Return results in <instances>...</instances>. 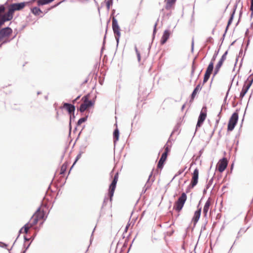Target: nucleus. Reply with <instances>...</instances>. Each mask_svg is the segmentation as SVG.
Returning <instances> with one entry per match:
<instances>
[{
	"label": "nucleus",
	"instance_id": "f257e3e1",
	"mask_svg": "<svg viewBox=\"0 0 253 253\" xmlns=\"http://www.w3.org/2000/svg\"><path fill=\"white\" fill-rule=\"evenodd\" d=\"M46 218L43 210L41 208L39 209L32 216L29 221L20 229V232L27 234L29 229L31 228H33L35 230H39L36 225L40 222V226H42Z\"/></svg>",
	"mask_w": 253,
	"mask_h": 253
},
{
	"label": "nucleus",
	"instance_id": "f03ea898",
	"mask_svg": "<svg viewBox=\"0 0 253 253\" xmlns=\"http://www.w3.org/2000/svg\"><path fill=\"white\" fill-rule=\"evenodd\" d=\"M25 5V2L11 4L9 6L7 12L4 14H2L5 11V8L4 5H1L0 6V28L5 22L12 19L15 11L23 9Z\"/></svg>",
	"mask_w": 253,
	"mask_h": 253
},
{
	"label": "nucleus",
	"instance_id": "7ed1b4c3",
	"mask_svg": "<svg viewBox=\"0 0 253 253\" xmlns=\"http://www.w3.org/2000/svg\"><path fill=\"white\" fill-rule=\"evenodd\" d=\"M187 196L185 193H182L180 197L175 202L173 209L177 212H180L186 201Z\"/></svg>",
	"mask_w": 253,
	"mask_h": 253
},
{
	"label": "nucleus",
	"instance_id": "20e7f679",
	"mask_svg": "<svg viewBox=\"0 0 253 253\" xmlns=\"http://www.w3.org/2000/svg\"><path fill=\"white\" fill-rule=\"evenodd\" d=\"M215 59H216V56L214 55L213 56L212 58L211 59V60L206 71V73L205 74L204 80H203L204 83H206L209 79L210 76L213 71L214 62Z\"/></svg>",
	"mask_w": 253,
	"mask_h": 253
},
{
	"label": "nucleus",
	"instance_id": "39448f33",
	"mask_svg": "<svg viewBox=\"0 0 253 253\" xmlns=\"http://www.w3.org/2000/svg\"><path fill=\"white\" fill-rule=\"evenodd\" d=\"M89 96V95H87L82 98V100L84 102L80 106L79 109L80 112H84L86 109L93 105V104L92 101L88 100Z\"/></svg>",
	"mask_w": 253,
	"mask_h": 253
},
{
	"label": "nucleus",
	"instance_id": "423d86ee",
	"mask_svg": "<svg viewBox=\"0 0 253 253\" xmlns=\"http://www.w3.org/2000/svg\"><path fill=\"white\" fill-rule=\"evenodd\" d=\"M12 30L10 28L6 27L0 30V42H4L12 34Z\"/></svg>",
	"mask_w": 253,
	"mask_h": 253
},
{
	"label": "nucleus",
	"instance_id": "0eeeda50",
	"mask_svg": "<svg viewBox=\"0 0 253 253\" xmlns=\"http://www.w3.org/2000/svg\"><path fill=\"white\" fill-rule=\"evenodd\" d=\"M112 28L115 34V39L118 42L121 36V29L118 25L117 20L114 17L112 19Z\"/></svg>",
	"mask_w": 253,
	"mask_h": 253
},
{
	"label": "nucleus",
	"instance_id": "6e6552de",
	"mask_svg": "<svg viewBox=\"0 0 253 253\" xmlns=\"http://www.w3.org/2000/svg\"><path fill=\"white\" fill-rule=\"evenodd\" d=\"M253 82V79L252 78H249L245 82L241 92L240 94V98L242 99L246 93L248 92L249 89L250 88Z\"/></svg>",
	"mask_w": 253,
	"mask_h": 253
},
{
	"label": "nucleus",
	"instance_id": "1a4fd4ad",
	"mask_svg": "<svg viewBox=\"0 0 253 253\" xmlns=\"http://www.w3.org/2000/svg\"><path fill=\"white\" fill-rule=\"evenodd\" d=\"M238 120V114L237 113H234L229 119L227 129L228 131H232L234 128Z\"/></svg>",
	"mask_w": 253,
	"mask_h": 253
},
{
	"label": "nucleus",
	"instance_id": "9d476101",
	"mask_svg": "<svg viewBox=\"0 0 253 253\" xmlns=\"http://www.w3.org/2000/svg\"><path fill=\"white\" fill-rule=\"evenodd\" d=\"M119 174L118 173H116L114 177V179L110 185L109 190V196L110 197V201L112 200V197L114 195L115 190L116 189V184L118 181Z\"/></svg>",
	"mask_w": 253,
	"mask_h": 253
},
{
	"label": "nucleus",
	"instance_id": "9b49d317",
	"mask_svg": "<svg viewBox=\"0 0 253 253\" xmlns=\"http://www.w3.org/2000/svg\"><path fill=\"white\" fill-rule=\"evenodd\" d=\"M176 0H165V8L169 12L168 15L169 16L172 13V10L174 9Z\"/></svg>",
	"mask_w": 253,
	"mask_h": 253
},
{
	"label": "nucleus",
	"instance_id": "f8f14e48",
	"mask_svg": "<svg viewBox=\"0 0 253 253\" xmlns=\"http://www.w3.org/2000/svg\"><path fill=\"white\" fill-rule=\"evenodd\" d=\"M207 117V108L203 107L201 111L200 116L198 118V122L196 125V127H200Z\"/></svg>",
	"mask_w": 253,
	"mask_h": 253
},
{
	"label": "nucleus",
	"instance_id": "ddd939ff",
	"mask_svg": "<svg viewBox=\"0 0 253 253\" xmlns=\"http://www.w3.org/2000/svg\"><path fill=\"white\" fill-rule=\"evenodd\" d=\"M228 161L226 158H223L220 160L216 165V169L220 172H222L227 168Z\"/></svg>",
	"mask_w": 253,
	"mask_h": 253
},
{
	"label": "nucleus",
	"instance_id": "4468645a",
	"mask_svg": "<svg viewBox=\"0 0 253 253\" xmlns=\"http://www.w3.org/2000/svg\"><path fill=\"white\" fill-rule=\"evenodd\" d=\"M199 173V169L197 168L195 169L192 173V177L190 185L191 188H193L197 184L198 182Z\"/></svg>",
	"mask_w": 253,
	"mask_h": 253
},
{
	"label": "nucleus",
	"instance_id": "2eb2a0df",
	"mask_svg": "<svg viewBox=\"0 0 253 253\" xmlns=\"http://www.w3.org/2000/svg\"><path fill=\"white\" fill-rule=\"evenodd\" d=\"M227 53H228V52L226 51L223 54L221 58H220V59L218 61V63L216 65L215 68V74L217 73L219 71V70L220 67L222 66L223 62L226 60Z\"/></svg>",
	"mask_w": 253,
	"mask_h": 253
},
{
	"label": "nucleus",
	"instance_id": "dca6fc26",
	"mask_svg": "<svg viewBox=\"0 0 253 253\" xmlns=\"http://www.w3.org/2000/svg\"><path fill=\"white\" fill-rule=\"evenodd\" d=\"M63 108L66 109L70 114L74 113L75 107L71 104L65 103L63 105Z\"/></svg>",
	"mask_w": 253,
	"mask_h": 253
},
{
	"label": "nucleus",
	"instance_id": "f3484780",
	"mask_svg": "<svg viewBox=\"0 0 253 253\" xmlns=\"http://www.w3.org/2000/svg\"><path fill=\"white\" fill-rule=\"evenodd\" d=\"M201 208H199L198 209V210L197 211H196L195 213H194V215L192 218V222H193V224H194V225H196V224H197V222L198 221L199 218H200V215H201Z\"/></svg>",
	"mask_w": 253,
	"mask_h": 253
},
{
	"label": "nucleus",
	"instance_id": "a211bd4d",
	"mask_svg": "<svg viewBox=\"0 0 253 253\" xmlns=\"http://www.w3.org/2000/svg\"><path fill=\"white\" fill-rule=\"evenodd\" d=\"M170 33L169 30H165L162 37L160 42L162 44H164L169 39Z\"/></svg>",
	"mask_w": 253,
	"mask_h": 253
},
{
	"label": "nucleus",
	"instance_id": "6ab92c4d",
	"mask_svg": "<svg viewBox=\"0 0 253 253\" xmlns=\"http://www.w3.org/2000/svg\"><path fill=\"white\" fill-rule=\"evenodd\" d=\"M211 200L210 198H209L206 202L203 209V213L204 214L205 216H207L210 207L211 205Z\"/></svg>",
	"mask_w": 253,
	"mask_h": 253
},
{
	"label": "nucleus",
	"instance_id": "aec40b11",
	"mask_svg": "<svg viewBox=\"0 0 253 253\" xmlns=\"http://www.w3.org/2000/svg\"><path fill=\"white\" fill-rule=\"evenodd\" d=\"M201 89V86L200 84H199L195 87L194 90H193L192 95H191V100H193L196 95L197 92L199 91Z\"/></svg>",
	"mask_w": 253,
	"mask_h": 253
},
{
	"label": "nucleus",
	"instance_id": "412c9836",
	"mask_svg": "<svg viewBox=\"0 0 253 253\" xmlns=\"http://www.w3.org/2000/svg\"><path fill=\"white\" fill-rule=\"evenodd\" d=\"M169 152V149L168 146L165 147V152L162 154L160 159L166 161Z\"/></svg>",
	"mask_w": 253,
	"mask_h": 253
},
{
	"label": "nucleus",
	"instance_id": "4be33fe9",
	"mask_svg": "<svg viewBox=\"0 0 253 253\" xmlns=\"http://www.w3.org/2000/svg\"><path fill=\"white\" fill-rule=\"evenodd\" d=\"M114 142L115 143L119 139V131L118 128H116L113 133Z\"/></svg>",
	"mask_w": 253,
	"mask_h": 253
},
{
	"label": "nucleus",
	"instance_id": "5701e85b",
	"mask_svg": "<svg viewBox=\"0 0 253 253\" xmlns=\"http://www.w3.org/2000/svg\"><path fill=\"white\" fill-rule=\"evenodd\" d=\"M68 167V163L65 162L61 166L60 170V174H63L66 171L67 168Z\"/></svg>",
	"mask_w": 253,
	"mask_h": 253
},
{
	"label": "nucleus",
	"instance_id": "b1692460",
	"mask_svg": "<svg viewBox=\"0 0 253 253\" xmlns=\"http://www.w3.org/2000/svg\"><path fill=\"white\" fill-rule=\"evenodd\" d=\"M31 10L32 13L35 15H39L41 13H42L41 10L37 7L33 8Z\"/></svg>",
	"mask_w": 253,
	"mask_h": 253
},
{
	"label": "nucleus",
	"instance_id": "393cba45",
	"mask_svg": "<svg viewBox=\"0 0 253 253\" xmlns=\"http://www.w3.org/2000/svg\"><path fill=\"white\" fill-rule=\"evenodd\" d=\"M165 161H166L160 159L157 165V169L161 170L164 167Z\"/></svg>",
	"mask_w": 253,
	"mask_h": 253
},
{
	"label": "nucleus",
	"instance_id": "a878e982",
	"mask_svg": "<svg viewBox=\"0 0 253 253\" xmlns=\"http://www.w3.org/2000/svg\"><path fill=\"white\" fill-rule=\"evenodd\" d=\"M86 120L85 118H82L80 119L78 122V125L79 126L81 125L82 124L84 123Z\"/></svg>",
	"mask_w": 253,
	"mask_h": 253
},
{
	"label": "nucleus",
	"instance_id": "bb28decb",
	"mask_svg": "<svg viewBox=\"0 0 253 253\" xmlns=\"http://www.w3.org/2000/svg\"><path fill=\"white\" fill-rule=\"evenodd\" d=\"M135 51H136V54H137L138 60L139 62L140 61V59H141L140 53L138 51V49H137L136 47H135Z\"/></svg>",
	"mask_w": 253,
	"mask_h": 253
},
{
	"label": "nucleus",
	"instance_id": "cd10ccee",
	"mask_svg": "<svg viewBox=\"0 0 253 253\" xmlns=\"http://www.w3.org/2000/svg\"><path fill=\"white\" fill-rule=\"evenodd\" d=\"M81 156H82L81 153H80L79 154H78L77 155V156L76 158V160H75V162L74 163L73 165H72V167H74V166L75 165L76 163L81 158Z\"/></svg>",
	"mask_w": 253,
	"mask_h": 253
},
{
	"label": "nucleus",
	"instance_id": "c85d7f7f",
	"mask_svg": "<svg viewBox=\"0 0 253 253\" xmlns=\"http://www.w3.org/2000/svg\"><path fill=\"white\" fill-rule=\"evenodd\" d=\"M250 10L253 11V0H251V5L250 7Z\"/></svg>",
	"mask_w": 253,
	"mask_h": 253
},
{
	"label": "nucleus",
	"instance_id": "c756f323",
	"mask_svg": "<svg viewBox=\"0 0 253 253\" xmlns=\"http://www.w3.org/2000/svg\"><path fill=\"white\" fill-rule=\"evenodd\" d=\"M195 69V67L193 65L192 66V74H193L194 71Z\"/></svg>",
	"mask_w": 253,
	"mask_h": 253
},
{
	"label": "nucleus",
	"instance_id": "7c9ffc66",
	"mask_svg": "<svg viewBox=\"0 0 253 253\" xmlns=\"http://www.w3.org/2000/svg\"><path fill=\"white\" fill-rule=\"evenodd\" d=\"M80 97V96H79L75 100H74L73 101V103H74Z\"/></svg>",
	"mask_w": 253,
	"mask_h": 253
},
{
	"label": "nucleus",
	"instance_id": "2f4dec72",
	"mask_svg": "<svg viewBox=\"0 0 253 253\" xmlns=\"http://www.w3.org/2000/svg\"><path fill=\"white\" fill-rule=\"evenodd\" d=\"M156 26H157V24H156L155 25V28H154V32H156Z\"/></svg>",
	"mask_w": 253,
	"mask_h": 253
}]
</instances>
